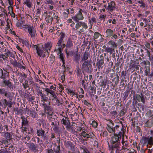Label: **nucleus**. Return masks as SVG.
<instances>
[{
    "label": "nucleus",
    "mask_w": 153,
    "mask_h": 153,
    "mask_svg": "<svg viewBox=\"0 0 153 153\" xmlns=\"http://www.w3.org/2000/svg\"><path fill=\"white\" fill-rule=\"evenodd\" d=\"M92 65L90 61L87 60L84 62L82 65V69L83 72H84L90 73L91 71Z\"/></svg>",
    "instance_id": "obj_1"
},
{
    "label": "nucleus",
    "mask_w": 153,
    "mask_h": 153,
    "mask_svg": "<svg viewBox=\"0 0 153 153\" xmlns=\"http://www.w3.org/2000/svg\"><path fill=\"white\" fill-rule=\"evenodd\" d=\"M45 113L48 114L47 117L49 120H52L51 119L53 118L50 116H51L53 114V112L52 111V108L49 106L48 105L45 103L43 104Z\"/></svg>",
    "instance_id": "obj_2"
},
{
    "label": "nucleus",
    "mask_w": 153,
    "mask_h": 153,
    "mask_svg": "<svg viewBox=\"0 0 153 153\" xmlns=\"http://www.w3.org/2000/svg\"><path fill=\"white\" fill-rule=\"evenodd\" d=\"M82 12L84 13V11L82 9H80L79 11L77 14L75 16L72 17V19L76 22H78L79 20H82L84 19V17L82 16Z\"/></svg>",
    "instance_id": "obj_3"
},
{
    "label": "nucleus",
    "mask_w": 153,
    "mask_h": 153,
    "mask_svg": "<svg viewBox=\"0 0 153 153\" xmlns=\"http://www.w3.org/2000/svg\"><path fill=\"white\" fill-rule=\"evenodd\" d=\"M114 135L111 137V143L120 142L121 138L122 132H119L118 134H114Z\"/></svg>",
    "instance_id": "obj_4"
},
{
    "label": "nucleus",
    "mask_w": 153,
    "mask_h": 153,
    "mask_svg": "<svg viewBox=\"0 0 153 153\" xmlns=\"http://www.w3.org/2000/svg\"><path fill=\"white\" fill-rule=\"evenodd\" d=\"M33 48L36 50V53L39 56L44 57L46 55V52L45 51V49L42 50L39 49L37 45H33Z\"/></svg>",
    "instance_id": "obj_5"
},
{
    "label": "nucleus",
    "mask_w": 153,
    "mask_h": 153,
    "mask_svg": "<svg viewBox=\"0 0 153 153\" xmlns=\"http://www.w3.org/2000/svg\"><path fill=\"white\" fill-rule=\"evenodd\" d=\"M25 26L26 27H26L27 28L28 32L31 37L32 38L34 39L36 34V31L34 29L33 26H29L27 25H25Z\"/></svg>",
    "instance_id": "obj_6"
},
{
    "label": "nucleus",
    "mask_w": 153,
    "mask_h": 153,
    "mask_svg": "<svg viewBox=\"0 0 153 153\" xmlns=\"http://www.w3.org/2000/svg\"><path fill=\"white\" fill-rule=\"evenodd\" d=\"M100 59L99 60L98 62L96 63V65L97 67V68L98 69L99 71H100V69H101L103 67V65L104 63V57L103 56L101 55L100 56Z\"/></svg>",
    "instance_id": "obj_7"
},
{
    "label": "nucleus",
    "mask_w": 153,
    "mask_h": 153,
    "mask_svg": "<svg viewBox=\"0 0 153 153\" xmlns=\"http://www.w3.org/2000/svg\"><path fill=\"white\" fill-rule=\"evenodd\" d=\"M3 83L11 91L13 90V84L10 80H7L5 77L3 79Z\"/></svg>",
    "instance_id": "obj_8"
},
{
    "label": "nucleus",
    "mask_w": 153,
    "mask_h": 153,
    "mask_svg": "<svg viewBox=\"0 0 153 153\" xmlns=\"http://www.w3.org/2000/svg\"><path fill=\"white\" fill-rule=\"evenodd\" d=\"M77 23L76 24L75 28L79 29L81 26H82L83 28L85 29H87L88 28V26L86 23L85 22H76Z\"/></svg>",
    "instance_id": "obj_9"
},
{
    "label": "nucleus",
    "mask_w": 153,
    "mask_h": 153,
    "mask_svg": "<svg viewBox=\"0 0 153 153\" xmlns=\"http://www.w3.org/2000/svg\"><path fill=\"white\" fill-rule=\"evenodd\" d=\"M0 94L4 95V96L7 98H9L10 97L11 93L10 92H7L4 88L0 87Z\"/></svg>",
    "instance_id": "obj_10"
},
{
    "label": "nucleus",
    "mask_w": 153,
    "mask_h": 153,
    "mask_svg": "<svg viewBox=\"0 0 153 153\" xmlns=\"http://www.w3.org/2000/svg\"><path fill=\"white\" fill-rule=\"evenodd\" d=\"M116 8L115 4L114 1H111L108 3V6L107 7V9L110 11L111 12L113 11Z\"/></svg>",
    "instance_id": "obj_11"
},
{
    "label": "nucleus",
    "mask_w": 153,
    "mask_h": 153,
    "mask_svg": "<svg viewBox=\"0 0 153 153\" xmlns=\"http://www.w3.org/2000/svg\"><path fill=\"white\" fill-rule=\"evenodd\" d=\"M25 144L32 151H34L36 150V147L35 145L33 143H27L25 142Z\"/></svg>",
    "instance_id": "obj_12"
},
{
    "label": "nucleus",
    "mask_w": 153,
    "mask_h": 153,
    "mask_svg": "<svg viewBox=\"0 0 153 153\" xmlns=\"http://www.w3.org/2000/svg\"><path fill=\"white\" fill-rule=\"evenodd\" d=\"M111 144L112 149L114 150V149H120L119 146L120 144V142H115L111 143Z\"/></svg>",
    "instance_id": "obj_13"
},
{
    "label": "nucleus",
    "mask_w": 153,
    "mask_h": 153,
    "mask_svg": "<svg viewBox=\"0 0 153 153\" xmlns=\"http://www.w3.org/2000/svg\"><path fill=\"white\" fill-rule=\"evenodd\" d=\"M89 56L90 54L88 53V52L85 51L81 58V60L80 62L86 61V60L88 59Z\"/></svg>",
    "instance_id": "obj_14"
},
{
    "label": "nucleus",
    "mask_w": 153,
    "mask_h": 153,
    "mask_svg": "<svg viewBox=\"0 0 153 153\" xmlns=\"http://www.w3.org/2000/svg\"><path fill=\"white\" fill-rule=\"evenodd\" d=\"M81 134L84 137H87V138H91L94 137V134L93 133H90L89 134H88L84 131L82 132Z\"/></svg>",
    "instance_id": "obj_15"
},
{
    "label": "nucleus",
    "mask_w": 153,
    "mask_h": 153,
    "mask_svg": "<svg viewBox=\"0 0 153 153\" xmlns=\"http://www.w3.org/2000/svg\"><path fill=\"white\" fill-rule=\"evenodd\" d=\"M51 47V43L49 42H47L45 45V52H47L48 54V56H49V52L50 51V49Z\"/></svg>",
    "instance_id": "obj_16"
},
{
    "label": "nucleus",
    "mask_w": 153,
    "mask_h": 153,
    "mask_svg": "<svg viewBox=\"0 0 153 153\" xmlns=\"http://www.w3.org/2000/svg\"><path fill=\"white\" fill-rule=\"evenodd\" d=\"M21 128L22 131L26 132L27 133L29 134H31L33 132V129L31 127L28 128L24 126H22Z\"/></svg>",
    "instance_id": "obj_17"
},
{
    "label": "nucleus",
    "mask_w": 153,
    "mask_h": 153,
    "mask_svg": "<svg viewBox=\"0 0 153 153\" xmlns=\"http://www.w3.org/2000/svg\"><path fill=\"white\" fill-rule=\"evenodd\" d=\"M73 46V43L71 38H69L67 40L66 43V48H70Z\"/></svg>",
    "instance_id": "obj_18"
},
{
    "label": "nucleus",
    "mask_w": 153,
    "mask_h": 153,
    "mask_svg": "<svg viewBox=\"0 0 153 153\" xmlns=\"http://www.w3.org/2000/svg\"><path fill=\"white\" fill-rule=\"evenodd\" d=\"M123 129V128H120L119 125H116L114 128V134H118L120 132H122Z\"/></svg>",
    "instance_id": "obj_19"
},
{
    "label": "nucleus",
    "mask_w": 153,
    "mask_h": 153,
    "mask_svg": "<svg viewBox=\"0 0 153 153\" xmlns=\"http://www.w3.org/2000/svg\"><path fill=\"white\" fill-rule=\"evenodd\" d=\"M106 36L111 37L114 34V32L113 30L110 29H107L106 30Z\"/></svg>",
    "instance_id": "obj_20"
},
{
    "label": "nucleus",
    "mask_w": 153,
    "mask_h": 153,
    "mask_svg": "<svg viewBox=\"0 0 153 153\" xmlns=\"http://www.w3.org/2000/svg\"><path fill=\"white\" fill-rule=\"evenodd\" d=\"M97 82H98V83L99 84V85L101 87H102L104 85V87H105L106 84H104V81L102 79V76H100L99 79L97 80Z\"/></svg>",
    "instance_id": "obj_21"
},
{
    "label": "nucleus",
    "mask_w": 153,
    "mask_h": 153,
    "mask_svg": "<svg viewBox=\"0 0 153 153\" xmlns=\"http://www.w3.org/2000/svg\"><path fill=\"white\" fill-rule=\"evenodd\" d=\"M45 131L43 130L42 128L38 129L36 133L37 136L39 137H42L45 134Z\"/></svg>",
    "instance_id": "obj_22"
},
{
    "label": "nucleus",
    "mask_w": 153,
    "mask_h": 153,
    "mask_svg": "<svg viewBox=\"0 0 153 153\" xmlns=\"http://www.w3.org/2000/svg\"><path fill=\"white\" fill-rule=\"evenodd\" d=\"M65 119L63 118L62 119L61 121V123L65 126L69 124L70 123V122L69 120L68 119L67 117H65Z\"/></svg>",
    "instance_id": "obj_23"
},
{
    "label": "nucleus",
    "mask_w": 153,
    "mask_h": 153,
    "mask_svg": "<svg viewBox=\"0 0 153 153\" xmlns=\"http://www.w3.org/2000/svg\"><path fill=\"white\" fill-rule=\"evenodd\" d=\"M74 61L76 63H78L80 59V56L79 55H78V53H74Z\"/></svg>",
    "instance_id": "obj_24"
},
{
    "label": "nucleus",
    "mask_w": 153,
    "mask_h": 153,
    "mask_svg": "<svg viewBox=\"0 0 153 153\" xmlns=\"http://www.w3.org/2000/svg\"><path fill=\"white\" fill-rule=\"evenodd\" d=\"M21 119L22 120V126H24L28 125V121L26 118L24 116H22L21 117Z\"/></svg>",
    "instance_id": "obj_25"
},
{
    "label": "nucleus",
    "mask_w": 153,
    "mask_h": 153,
    "mask_svg": "<svg viewBox=\"0 0 153 153\" xmlns=\"http://www.w3.org/2000/svg\"><path fill=\"white\" fill-rule=\"evenodd\" d=\"M148 137H143L140 140V142L143 144V146L148 143Z\"/></svg>",
    "instance_id": "obj_26"
},
{
    "label": "nucleus",
    "mask_w": 153,
    "mask_h": 153,
    "mask_svg": "<svg viewBox=\"0 0 153 153\" xmlns=\"http://www.w3.org/2000/svg\"><path fill=\"white\" fill-rule=\"evenodd\" d=\"M108 44L109 45H111V47L114 48H116L117 46L115 42L113 40H110L108 42Z\"/></svg>",
    "instance_id": "obj_27"
},
{
    "label": "nucleus",
    "mask_w": 153,
    "mask_h": 153,
    "mask_svg": "<svg viewBox=\"0 0 153 153\" xmlns=\"http://www.w3.org/2000/svg\"><path fill=\"white\" fill-rule=\"evenodd\" d=\"M13 62H11V64L14 66L19 68L21 67L22 66L21 64L19 62H18L15 59L14 61Z\"/></svg>",
    "instance_id": "obj_28"
},
{
    "label": "nucleus",
    "mask_w": 153,
    "mask_h": 153,
    "mask_svg": "<svg viewBox=\"0 0 153 153\" xmlns=\"http://www.w3.org/2000/svg\"><path fill=\"white\" fill-rule=\"evenodd\" d=\"M148 140L147 146H148V144H149L151 146H152L153 145V137L149 136L148 138Z\"/></svg>",
    "instance_id": "obj_29"
},
{
    "label": "nucleus",
    "mask_w": 153,
    "mask_h": 153,
    "mask_svg": "<svg viewBox=\"0 0 153 153\" xmlns=\"http://www.w3.org/2000/svg\"><path fill=\"white\" fill-rule=\"evenodd\" d=\"M24 4H26L29 8H30L32 6V3L30 0H26L23 3Z\"/></svg>",
    "instance_id": "obj_30"
},
{
    "label": "nucleus",
    "mask_w": 153,
    "mask_h": 153,
    "mask_svg": "<svg viewBox=\"0 0 153 153\" xmlns=\"http://www.w3.org/2000/svg\"><path fill=\"white\" fill-rule=\"evenodd\" d=\"M114 49L113 48L111 47H107L105 49V51L107 53H110V54H111L113 52H114Z\"/></svg>",
    "instance_id": "obj_31"
},
{
    "label": "nucleus",
    "mask_w": 153,
    "mask_h": 153,
    "mask_svg": "<svg viewBox=\"0 0 153 153\" xmlns=\"http://www.w3.org/2000/svg\"><path fill=\"white\" fill-rule=\"evenodd\" d=\"M52 97H53V98L52 99V100H53L54 99H55V100L56 101V102L58 103V106H59L62 104V103H61L60 102L59 100L58 99L57 96L56 94Z\"/></svg>",
    "instance_id": "obj_32"
},
{
    "label": "nucleus",
    "mask_w": 153,
    "mask_h": 153,
    "mask_svg": "<svg viewBox=\"0 0 153 153\" xmlns=\"http://www.w3.org/2000/svg\"><path fill=\"white\" fill-rule=\"evenodd\" d=\"M4 136L6 137L7 139H10L11 138V136L10 134L7 132H4Z\"/></svg>",
    "instance_id": "obj_33"
},
{
    "label": "nucleus",
    "mask_w": 153,
    "mask_h": 153,
    "mask_svg": "<svg viewBox=\"0 0 153 153\" xmlns=\"http://www.w3.org/2000/svg\"><path fill=\"white\" fill-rule=\"evenodd\" d=\"M138 97H139L141 101L143 103H144L145 100L144 97L143 95L141 93L140 95L138 94Z\"/></svg>",
    "instance_id": "obj_34"
},
{
    "label": "nucleus",
    "mask_w": 153,
    "mask_h": 153,
    "mask_svg": "<svg viewBox=\"0 0 153 153\" xmlns=\"http://www.w3.org/2000/svg\"><path fill=\"white\" fill-rule=\"evenodd\" d=\"M42 138L43 139V142L44 141H45L46 142H48V135H47L45 134L43 135L42 136Z\"/></svg>",
    "instance_id": "obj_35"
},
{
    "label": "nucleus",
    "mask_w": 153,
    "mask_h": 153,
    "mask_svg": "<svg viewBox=\"0 0 153 153\" xmlns=\"http://www.w3.org/2000/svg\"><path fill=\"white\" fill-rule=\"evenodd\" d=\"M28 83V81L27 80H25V82L22 85L25 89L29 87V85Z\"/></svg>",
    "instance_id": "obj_36"
},
{
    "label": "nucleus",
    "mask_w": 153,
    "mask_h": 153,
    "mask_svg": "<svg viewBox=\"0 0 153 153\" xmlns=\"http://www.w3.org/2000/svg\"><path fill=\"white\" fill-rule=\"evenodd\" d=\"M60 149V147L59 146H56L53 149V150L55 153H59V150Z\"/></svg>",
    "instance_id": "obj_37"
},
{
    "label": "nucleus",
    "mask_w": 153,
    "mask_h": 153,
    "mask_svg": "<svg viewBox=\"0 0 153 153\" xmlns=\"http://www.w3.org/2000/svg\"><path fill=\"white\" fill-rule=\"evenodd\" d=\"M62 50V48L59 47V48H56L55 50V51L57 53V54H62L61 53Z\"/></svg>",
    "instance_id": "obj_38"
},
{
    "label": "nucleus",
    "mask_w": 153,
    "mask_h": 153,
    "mask_svg": "<svg viewBox=\"0 0 153 153\" xmlns=\"http://www.w3.org/2000/svg\"><path fill=\"white\" fill-rule=\"evenodd\" d=\"M106 128L107 130L110 133L114 132V128H113V127H111L109 125H108L106 127Z\"/></svg>",
    "instance_id": "obj_39"
},
{
    "label": "nucleus",
    "mask_w": 153,
    "mask_h": 153,
    "mask_svg": "<svg viewBox=\"0 0 153 153\" xmlns=\"http://www.w3.org/2000/svg\"><path fill=\"white\" fill-rule=\"evenodd\" d=\"M63 42V40H60V39H59L58 41V42L57 43V45H56V48H59V47H60V48H62V43Z\"/></svg>",
    "instance_id": "obj_40"
},
{
    "label": "nucleus",
    "mask_w": 153,
    "mask_h": 153,
    "mask_svg": "<svg viewBox=\"0 0 153 153\" xmlns=\"http://www.w3.org/2000/svg\"><path fill=\"white\" fill-rule=\"evenodd\" d=\"M5 78V75L3 74L2 70L0 68V78L2 79H3Z\"/></svg>",
    "instance_id": "obj_41"
},
{
    "label": "nucleus",
    "mask_w": 153,
    "mask_h": 153,
    "mask_svg": "<svg viewBox=\"0 0 153 153\" xmlns=\"http://www.w3.org/2000/svg\"><path fill=\"white\" fill-rule=\"evenodd\" d=\"M119 76L117 74L116 77L114 78L115 79V85H117L118 84L119 81Z\"/></svg>",
    "instance_id": "obj_42"
},
{
    "label": "nucleus",
    "mask_w": 153,
    "mask_h": 153,
    "mask_svg": "<svg viewBox=\"0 0 153 153\" xmlns=\"http://www.w3.org/2000/svg\"><path fill=\"white\" fill-rule=\"evenodd\" d=\"M5 51L6 52V53H5V55L6 56V57L7 58L8 57L10 56V51L8 50L6 51V50L5 49Z\"/></svg>",
    "instance_id": "obj_43"
},
{
    "label": "nucleus",
    "mask_w": 153,
    "mask_h": 153,
    "mask_svg": "<svg viewBox=\"0 0 153 153\" xmlns=\"http://www.w3.org/2000/svg\"><path fill=\"white\" fill-rule=\"evenodd\" d=\"M100 35V34L98 32H95L94 33V38L95 39H97L99 37Z\"/></svg>",
    "instance_id": "obj_44"
},
{
    "label": "nucleus",
    "mask_w": 153,
    "mask_h": 153,
    "mask_svg": "<svg viewBox=\"0 0 153 153\" xmlns=\"http://www.w3.org/2000/svg\"><path fill=\"white\" fill-rule=\"evenodd\" d=\"M92 125L94 127H96L97 126L98 124L96 121L94 120L92 122Z\"/></svg>",
    "instance_id": "obj_45"
},
{
    "label": "nucleus",
    "mask_w": 153,
    "mask_h": 153,
    "mask_svg": "<svg viewBox=\"0 0 153 153\" xmlns=\"http://www.w3.org/2000/svg\"><path fill=\"white\" fill-rule=\"evenodd\" d=\"M59 130V127L56 125H55L54 126L53 130L55 132H58Z\"/></svg>",
    "instance_id": "obj_46"
},
{
    "label": "nucleus",
    "mask_w": 153,
    "mask_h": 153,
    "mask_svg": "<svg viewBox=\"0 0 153 153\" xmlns=\"http://www.w3.org/2000/svg\"><path fill=\"white\" fill-rule=\"evenodd\" d=\"M5 101H6V99H2L1 100V102H2V106H4V107L6 108V102Z\"/></svg>",
    "instance_id": "obj_47"
},
{
    "label": "nucleus",
    "mask_w": 153,
    "mask_h": 153,
    "mask_svg": "<svg viewBox=\"0 0 153 153\" xmlns=\"http://www.w3.org/2000/svg\"><path fill=\"white\" fill-rule=\"evenodd\" d=\"M65 36V35L64 33H61L60 34V38L59 39L63 41L64 38Z\"/></svg>",
    "instance_id": "obj_48"
},
{
    "label": "nucleus",
    "mask_w": 153,
    "mask_h": 153,
    "mask_svg": "<svg viewBox=\"0 0 153 153\" xmlns=\"http://www.w3.org/2000/svg\"><path fill=\"white\" fill-rule=\"evenodd\" d=\"M22 43L23 44L25 45L26 46H28L29 45V44L26 40H22Z\"/></svg>",
    "instance_id": "obj_49"
},
{
    "label": "nucleus",
    "mask_w": 153,
    "mask_h": 153,
    "mask_svg": "<svg viewBox=\"0 0 153 153\" xmlns=\"http://www.w3.org/2000/svg\"><path fill=\"white\" fill-rule=\"evenodd\" d=\"M48 93H50V94L51 95L52 97L54 95L56 94L55 93L54 91H53L52 90L50 89Z\"/></svg>",
    "instance_id": "obj_50"
},
{
    "label": "nucleus",
    "mask_w": 153,
    "mask_h": 153,
    "mask_svg": "<svg viewBox=\"0 0 153 153\" xmlns=\"http://www.w3.org/2000/svg\"><path fill=\"white\" fill-rule=\"evenodd\" d=\"M59 58L62 61V63H64V61H65L63 55L62 53L59 55Z\"/></svg>",
    "instance_id": "obj_51"
},
{
    "label": "nucleus",
    "mask_w": 153,
    "mask_h": 153,
    "mask_svg": "<svg viewBox=\"0 0 153 153\" xmlns=\"http://www.w3.org/2000/svg\"><path fill=\"white\" fill-rule=\"evenodd\" d=\"M66 126V128L68 131H69L71 129H72V128L71 126V123H69V124L67 125Z\"/></svg>",
    "instance_id": "obj_52"
},
{
    "label": "nucleus",
    "mask_w": 153,
    "mask_h": 153,
    "mask_svg": "<svg viewBox=\"0 0 153 153\" xmlns=\"http://www.w3.org/2000/svg\"><path fill=\"white\" fill-rule=\"evenodd\" d=\"M137 2L142 4V5L140 6L141 7H142L143 8H145V4H144L142 1H137Z\"/></svg>",
    "instance_id": "obj_53"
},
{
    "label": "nucleus",
    "mask_w": 153,
    "mask_h": 153,
    "mask_svg": "<svg viewBox=\"0 0 153 153\" xmlns=\"http://www.w3.org/2000/svg\"><path fill=\"white\" fill-rule=\"evenodd\" d=\"M46 3L48 4H50L51 5L53 4V1L51 0H47L46 1Z\"/></svg>",
    "instance_id": "obj_54"
},
{
    "label": "nucleus",
    "mask_w": 153,
    "mask_h": 153,
    "mask_svg": "<svg viewBox=\"0 0 153 153\" xmlns=\"http://www.w3.org/2000/svg\"><path fill=\"white\" fill-rule=\"evenodd\" d=\"M42 0H37V6H40V5H42Z\"/></svg>",
    "instance_id": "obj_55"
},
{
    "label": "nucleus",
    "mask_w": 153,
    "mask_h": 153,
    "mask_svg": "<svg viewBox=\"0 0 153 153\" xmlns=\"http://www.w3.org/2000/svg\"><path fill=\"white\" fill-rule=\"evenodd\" d=\"M46 153H54L52 149H46Z\"/></svg>",
    "instance_id": "obj_56"
},
{
    "label": "nucleus",
    "mask_w": 153,
    "mask_h": 153,
    "mask_svg": "<svg viewBox=\"0 0 153 153\" xmlns=\"http://www.w3.org/2000/svg\"><path fill=\"white\" fill-rule=\"evenodd\" d=\"M129 93V91H126L125 92V95L123 97V98L125 99H126L127 98V97L128 96V94Z\"/></svg>",
    "instance_id": "obj_57"
},
{
    "label": "nucleus",
    "mask_w": 153,
    "mask_h": 153,
    "mask_svg": "<svg viewBox=\"0 0 153 153\" xmlns=\"http://www.w3.org/2000/svg\"><path fill=\"white\" fill-rule=\"evenodd\" d=\"M113 65V62L111 61L109 62L108 64V68H112Z\"/></svg>",
    "instance_id": "obj_58"
},
{
    "label": "nucleus",
    "mask_w": 153,
    "mask_h": 153,
    "mask_svg": "<svg viewBox=\"0 0 153 153\" xmlns=\"http://www.w3.org/2000/svg\"><path fill=\"white\" fill-rule=\"evenodd\" d=\"M30 136L28 135H26V136L24 137V139L25 140L27 141L29 140H30Z\"/></svg>",
    "instance_id": "obj_59"
},
{
    "label": "nucleus",
    "mask_w": 153,
    "mask_h": 153,
    "mask_svg": "<svg viewBox=\"0 0 153 153\" xmlns=\"http://www.w3.org/2000/svg\"><path fill=\"white\" fill-rule=\"evenodd\" d=\"M0 153H10V151H4L0 150Z\"/></svg>",
    "instance_id": "obj_60"
},
{
    "label": "nucleus",
    "mask_w": 153,
    "mask_h": 153,
    "mask_svg": "<svg viewBox=\"0 0 153 153\" xmlns=\"http://www.w3.org/2000/svg\"><path fill=\"white\" fill-rule=\"evenodd\" d=\"M1 58H2L3 59L4 61L5 60H7V57H6V56H5V54H2Z\"/></svg>",
    "instance_id": "obj_61"
},
{
    "label": "nucleus",
    "mask_w": 153,
    "mask_h": 153,
    "mask_svg": "<svg viewBox=\"0 0 153 153\" xmlns=\"http://www.w3.org/2000/svg\"><path fill=\"white\" fill-rule=\"evenodd\" d=\"M84 103L85 105L89 106V105H91L85 100H84Z\"/></svg>",
    "instance_id": "obj_62"
},
{
    "label": "nucleus",
    "mask_w": 153,
    "mask_h": 153,
    "mask_svg": "<svg viewBox=\"0 0 153 153\" xmlns=\"http://www.w3.org/2000/svg\"><path fill=\"white\" fill-rule=\"evenodd\" d=\"M56 85H54V86L52 85L50 87V89L51 90H52L53 89V90H55L56 89Z\"/></svg>",
    "instance_id": "obj_63"
},
{
    "label": "nucleus",
    "mask_w": 153,
    "mask_h": 153,
    "mask_svg": "<svg viewBox=\"0 0 153 153\" xmlns=\"http://www.w3.org/2000/svg\"><path fill=\"white\" fill-rule=\"evenodd\" d=\"M83 152L82 153H90L89 152L86 148L83 149Z\"/></svg>",
    "instance_id": "obj_64"
}]
</instances>
